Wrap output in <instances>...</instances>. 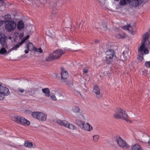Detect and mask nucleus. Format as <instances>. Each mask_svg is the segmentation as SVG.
<instances>
[{
    "instance_id": "f257e3e1",
    "label": "nucleus",
    "mask_w": 150,
    "mask_h": 150,
    "mask_svg": "<svg viewBox=\"0 0 150 150\" xmlns=\"http://www.w3.org/2000/svg\"><path fill=\"white\" fill-rule=\"evenodd\" d=\"M114 117L117 119H122L127 122H130V120L129 119L128 116L125 111L120 108H118L116 110L114 114Z\"/></svg>"
},
{
    "instance_id": "f03ea898",
    "label": "nucleus",
    "mask_w": 150,
    "mask_h": 150,
    "mask_svg": "<svg viewBox=\"0 0 150 150\" xmlns=\"http://www.w3.org/2000/svg\"><path fill=\"white\" fill-rule=\"evenodd\" d=\"M65 52V51L60 49H58L55 50L52 54H49L45 58V60L47 61L57 59L59 58Z\"/></svg>"
},
{
    "instance_id": "7ed1b4c3",
    "label": "nucleus",
    "mask_w": 150,
    "mask_h": 150,
    "mask_svg": "<svg viewBox=\"0 0 150 150\" xmlns=\"http://www.w3.org/2000/svg\"><path fill=\"white\" fill-rule=\"evenodd\" d=\"M105 53L106 54L105 62L108 64H111L113 59L116 58L114 50L112 49H109Z\"/></svg>"
},
{
    "instance_id": "20e7f679",
    "label": "nucleus",
    "mask_w": 150,
    "mask_h": 150,
    "mask_svg": "<svg viewBox=\"0 0 150 150\" xmlns=\"http://www.w3.org/2000/svg\"><path fill=\"white\" fill-rule=\"evenodd\" d=\"M4 23L5 29L8 32L14 30L16 26V23L13 21L6 20Z\"/></svg>"
},
{
    "instance_id": "39448f33",
    "label": "nucleus",
    "mask_w": 150,
    "mask_h": 150,
    "mask_svg": "<svg viewBox=\"0 0 150 150\" xmlns=\"http://www.w3.org/2000/svg\"><path fill=\"white\" fill-rule=\"evenodd\" d=\"M12 119L17 123L20 124L29 125L30 124L29 121L23 117L15 116L12 117Z\"/></svg>"
},
{
    "instance_id": "423d86ee",
    "label": "nucleus",
    "mask_w": 150,
    "mask_h": 150,
    "mask_svg": "<svg viewBox=\"0 0 150 150\" xmlns=\"http://www.w3.org/2000/svg\"><path fill=\"white\" fill-rule=\"evenodd\" d=\"M31 115L34 118L42 121H45L47 118V115L41 112H33L31 113Z\"/></svg>"
},
{
    "instance_id": "0eeeda50",
    "label": "nucleus",
    "mask_w": 150,
    "mask_h": 150,
    "mask_svg": "<svg viewBox=\"0 0 150 150\" xmlns=\"http://www.w3.org/2000/svg\"><path fill=\"white\" fill-rule=\"evenodd\" d=\"M115 141L117 142L119 146L122 148L127 149L129 147V146L126 142L120 137H116L115 139Z\"/></svg>"
},
{
    "instance_id": "6e6552de",
    "label": "nucleus",
    "mask_w": 150,
    "mask_h": 150,
    "mask_svg": "<svg viewBox=\"0 0 150 150\" xmlns=\"http://www.w3.org/2000/svg\"><path fill=\"white\" fill-rule=\"evenodd\" d=\"M57 122L61 126H65L72 130H74L76 128L73 124L68 123V122L66 120H57Z\"/></svg>"
},
{
    "instance_id": "1a4fd4ad",
    "label": "nucleus",
    "mask_w": 150,
    "mask_h": 150,
    "mask_svg": "<svg viewBox=\"0 0 150 150\" xmlns=\"http://www.w3.org/2000/svg\"><path fill=\"white\" fill-rule=\"evenodd\" d=\"M0 93H4L6 94L9 93L8 89L5 86H3L2 84L0 83Z\"/></svg>"
},
{
    "instance_id": "9d476101",
    "label": "nucleus",
    "mask_w": 150,
    "mask_h": 150,
    "mask_svg": "<svg viewBox=\"0 0 150 150\" xmlns=\"http://www.w3.org/2000/svg\"><path fill=\"white\" fill-rule=\"evenodd\" d=\"M93 92L95 93L98 98H100L101 97V94L100 92V90L98 86H94Z\"/></svg>"
},
{
    "instance_id": "9b49d317",
    "label": "nucleus",
    "mask_w": 150,
    "mask_h": 150,
    "mask_svg": "<svg viewBox=\"0 0 150 150\" xmlns=\"http://www.w3.org/2000/svg\"><path fill=\"white\" fill-rule=\"evenodd\" d=\"M25 42V40H22L19 43L16 45L13 46L11 49L9 50L7 54H8L9 52H11L12 50H16L17 48H18L21 45Z\"/></svg>"
},
{
    "instance_id": "f8f14e48",
    "label": "nucleus",
    "mask_w": 150,
    "mask_h": 150,
    "mask_svg": "<svg viewBox=\"0 0 150 150\" xmlns=\"http://www.w3.org/2000/svg\"><path fill=\"white\" fill-rule=\"evenodd\" d=\"M61 74L62 80H63V79H67L68 76V73L66 71H65L64 69L63 68L61 69Z\"/></svg>"
},
{
    "instance_id": "ddd939ff",
    "label": "nucleus",
    "mask_w": 150,
    "mask_h": 150,
    "mask_svg": "<svg viewBox=\"0 0 150 150\" xmlns=\"http://www.w3.org/2000/svg\"><path fill=\"white\" fill-rule=\"evenodd\" d=\"M83 126L81 128L85 130L91 131L93 129L92 126L88 123H84Z\"/></svg>"
},
{
    "instance_id": "4468645a",
    "label": "nucleus",
    "mask_w": 150,
    "mask_h": 150,
    "mask_svg": "<svg viewBox=\"0 0 150 150\" xmlns=\"http://www.w3.org/2000/svg\"><path fill=\"white\" fill-rule=\"evenodd\" d=\"M36 89L34 88H31L30 90H26L25 91V93H27L28 95L31 96H34V95L35 94V91Z\"/></svg>"
},
{
    "instance_id": "2eb2a0df",
    "label": "nucleus",
    "mask_w": 150,
    "mask_h": 150,
    "mask_svg": "<svg viewBox=\"0 0 150 150\" xmlns=\"http://www.w3.org/2000/svg\"><path fill=\"white\" fill-rule=\"evenodd\" d=\"M145 48V43L144 42H142L139 47L138 49L139 52L143 55V50Z\"/></svg>"
},
{
    "instance_id": "dca6fc26",
    "label": "nucleus",
    "mask_w": 150,
    "mask_h": 150,
    "mask_svg": "<svg viewBox=\"0 0 150 150\" xmlns=\"http://www.w3.org/2000/svg\"><path fill=\"white\" fill-rule=\"evenodd\" d=\"M42 92L44 93L46 97H49L50 96V91L48 88H45L42 89Z\"/></svg>"
},
{
    "instance_id": "f3484780",
    "label": "nucleus",
    "mask_w": 150,
    "mask_h": 150,
    "mask_svg": "<svg viewBox=\"0 0 150 150\" xmlns=\"http://www.w3.org/2000/svg\"><path fill=\"white\" fill-rule=\"evenodd\" d=\"M6 37L4 34H0V43L3 45L5 42Z\"/></svg>"
},
{
    "instance_id": "a211bd4d",
    "label": "nucleus",
    "mask_w": 150,
    "mask_h": 150,
    "mask_svg": "<svg viewBox=\"0 0 150 150\" xmlns=\"http://www.w3.org/2000/svg\"><path fill=\"white\" fill-rule=\"evenodd\" d=\"M24 27V24L22 21H19L17 24V28L19 30L23 29Z\"/></svg>"
},
{
    "instance_id": "6ab92c4d",
    "label": "nucleus",
    "mask_w": 150,
    "mask_h": 150,
    "mask_svg": "<svg viewBox=\"0 0 150 150\" xmlns=\"http://www.w3.org/2000/svg\"><path fill=\"white\" fill-rule=\"evenodd\" d=\"M142 148L138 144H137L132 146V150H142Z\"/></svg>"
},
{
    "instance_id": "aec40b11",
    "label": "nucleus",
    "mask_w": 150,
    "mask_h": 150,
    "mask_svg": "<svg viewBox=\"0 0 150 150\" xmlns=\"http://www.w3.org/2000/svg\"><path fill=\"white\" fill-rule=\"evenodd\" d=\"M29 50L32 51L34 50L35 51H38V49L36 47H35L33 45L31 42H29Z\"/></svg>"
},
{
    "instance_id": "412c9836",
    "label": "nucleus",
    "mask_w": 150,
    "mask_h": 150,
    "mask_svg": "<svg viewBox=\"0 0 150 150\" xmlns=\"http://www.w3.org/2000/svg\"><path fill=\"white\" fill-rule=\"evenodd\" d=\"M123 29L125 30H127L129 32H132L133 29L132 26L129 24L123 27Z\"/></svg>"
},
{
    "instance_id": "4be33fe9",
    "label": "nucleus",
    "mask_w": 150,
    "mask_h": 150,
    "mask_svg": "<svg viewBox=\"0 0 150 150\" xmlns=\"http://www.w3.org/2000/svg\"><path fill=\"white\" fill-rule=\"evenodd\" d=\"M62 81L63 82H65L67 85L70 86H71L73 85L72 81H71L68 80L67 79H63V80H62Z\"/></svg>"
},
{
    "instance_id": "5701e85b",
    "label": "nucleus",
    "mask_w": 150,
    "mask_h": 150,
    "mask_svg": "<svg viewBox=\"0 0 150 150\" xmlns=\"http://www.w3.org/2000/svg\"><path fill=\"white\" fill-rule=\"evenodd\" d=\"M33 145L32 142H30L28 141H25L24 142V146L25 147L31 148Z\"/></svg>"
},
{
    "instance_id": "b1692460",
    "label": "nucleus",
    "mask_w": 150,
    "mask_h": 150,
    "mask_svg": "<svg viewBox=\"0 0 150 150\" xmlns=\"http://www.w3.org/2000/svg\"><path fill=\"white\" fill-rule=\"evenodd\" d=\"M149 37V35L148 33H145L143 36V39L142 40V42H144V43H145V42L146 41H147L148 38Z\"/></svg>"
},
{
    "instance_id": "393cba45",
    "label": "nucleus",
    "mask_w": 150,
    "mask_h": 150,
    "mask_svg": "<svg viewBox=\"0 0 150 150\" xmlns=\"http://www.w3.org/2000/svg\"><path fill=\"white\" fill-rule=\"evenodd\" d=\"M76 122L77 124L79 125L81 128V127H83V125L84 123H85V122L79 120H77L76 121Z\"/></svg>"
},
{
    "instance_id": "a878e982",
    "label": "nucleus",
    "mask_w": 150,
    "mask_h": 150,
    "mask_svg": "<svg viewBox=\"0 0 150 150\" xmlns=\"http://www.w3.org/2000/svg\"><path fill=\"white\" fill-rule=\"evenodd\" d=\"M116 37L118 38L123 39L125 38L126 35L123 33H118L116 35Z\"/></svg>"
},
{
    "instance_id": "bb28decb",
    "label": "nucleus",
    "mask_w": 150,
    "mask_h": 150,
    "mask_svg": "<svg viewBox=\"0 0 150 150\" xmlns=\"http://www.w3.org/2000/svg\"><path fill=\"white\" fill-rule=\"evenodd\" d=\"M129 52V49L127 48L123 52V55L126 57V59H127V57L128 56V54Z\"/></svg>"
},
{
    "instance_id": "cd10ccee",
    "label": "nucleus",
    "mask_w": 150,
    "mask_h": 150,
    "mask_svg": "<svg viewBox=\"0 0 150 150\" xmlns=\"http://www.w3.org/2000/svg\"><path fill=\"white\" fill-rule=\"evenodd\" d=\"M9 94V93L5 94L4 93H0V100H3L6 96H7Z\"/></svg>"
},
{
    "instance_id": "c85d7f7f",
    "label": "nucleus",
    "mask_w": 150,
    "mask_h": 150,
    "mask_svg": "<svg viewBox=\"0 0 150 150\" xmlns=\"http://www.w3.org/2000/svg\"><path fill=\"white\" fill-rule=\"evenodd\" d=\"M7 51L5 48L2 47L0 50V54H3L7 53Z\"/></svg>"
},
{
    "instance_id": "c756f323",
    "label": "nucleus",
    "mask_w": 150,
    "mask_h": 150,
    "mask_svg": "<svg viewBox=\"0 0 150 150\" xmlns=\"http://www.w3.org/2000/svg\"><path fill=\"white\" fill-rule=\"evenodd\" d=\"M72 110L74 112H79L80 109L78 107L74 106L72 108Z\"/></svg>"
},
{
    "instance_id": "7c9ffc66",
    "label": "nucleus",
    "mask_w": 150,
    "mask_h": 150,
    "mask_svg": "<svg viewBox=\"0 0 150 150\" xmlns=\"http://www.w3.org/2000/svg\"><path fill=\"white\" fill-rule=\"evenodd\" d=\"M99 137V136L98 135H94L93 137V140L94 142H97Z\"/></svg>"
},
{
    "instance_id": "2f4dec72",
    "label": "nucleus",
    "mask_w": 150,
    "mask_h": 150,
    "mask_svg": "<svg viewBox=\"0 0 150 150\" xmlns=\"http://www.w3.org/2000/svg\"><path fill=\"white\" fill-rule=\"evenodd\" d=\"M4 18L6 20H8L10 21L11 18V16L10 14L6 15L5 16Z\"/></svg>"
},
{
    "instance_id": "473e14b6",
    "label": "nucleus",
    "mask_w": 150,
    "mask_h": 150,
    "mask_svg": "<svg viewBox=\"0 0 150 150\" xmlns=\"http://www.w3.org/2000/svg\"><path fill=\"white\" fill-rule=\"evenodd\" d=\"M145 66L148 68H150V61L146 62L145 63Z\"/></svg>"
},
{
    "instance_id": "72a5a7b5",
    "label": "nucleus",
    "mask_w": 150,
    "mask_h": 150,
    "mask_svg": "<svg viewBox=\"0 0 150 150\" xmlns=\"http://www.w3.org/2000/svg\"><path fill=\"white\" fill-rule=\"evenodd\" d=\"M74 93L76 94L77 95H78V96H81V94H80V93L78 91H77L75 89H74Z\"/></svg>"
},
{
    "instance_id": "f704fd0d",
    "label": "nucleus",
    "mask_w": 150,
    "mask_h": 150,
    "mask_svg": "<svg viewBox=\"0 0 150 150\" xmlns=\"http://www.w3.org/2000/svg\"><path fill=\"white\" fill-rule=\"evenodd\" d=\"M149 51L147 48H145L144 50H143V54H147L149 53Z\"/></svg>"
},
{
    "instance_id": "c9c22d12",
    "label": "nucleus",
    "mask_w": 150,
    "mask_h": 150,
    "mask_svg": "<svg viewBox=\"0 0 150 150\" xmlns=\"http://www.w3.org/2000/svg\"><path fill=\"white\" fill-rule=\"evenodd\" d=\"M50 99L52 100H56V98L55 96L52 95L50 97Z\"/></svg>"
},
{
    "instance_id": "e433bc0d",
    "label": "nucleus",
    "mask_w": 150,
    "mask_h": 150,
    "mask_svg": "<svg viewBox=\"0 0 150 150\" xmlns=\"http://www.w3.org/2000/svg\"><path fill=\"white\" fill-rule=\"evenodd\" d=\"M18 91L21 93H23L24 91V90L23 89L20 88H18Z\"/></svg>"
},
{
    "instance_id": "4c0bfd02",
    "label": "nucleus",
    "mask_w": 150,
    "mask_h": 150,
    "mask_svg": "<svg viewBox=\"0 0 150 150\" xmlns=\"http://www.w3.org/2000/svg\"><path fill=\"white\" fill-rule=\"evenodd\" d=\"M103 31H105V30H107V26L106 25H104L103 26Z\"/></svg>"
},
{
    "instance_id": "58836bf2",
    "label": "nucleus",
    "mask_w": 150,
    "mask_h": 150,
    "mask_svg": "<svg viewBox=\"0 0 150 150\" xmlns=\"http://www.w3.org/2000/svg\"><path fill=\"white\" fill-rule=\"evenodd\" d=\"M38 51H37V52H39L40 53H42L43 52V51L42 50L41 48H39L38 49Z\"/></svg>"
},
{
    "instance_id": "ea45409f",
    "label": "nucleus",
    "mask_w": 150,
    "mask_h": 150,
    "mask_svg": "<svg viewBox=\"0 0 150 150\" xmlns=\"http://www.w3.org/2000/svg\"><path fill=\"white\" fill-rule=\"evenodd\" d=\"M25 48L27 49V50H29V44H28L26 45V46L25 47Z\"/></svg>"
},
{
    "instance_id": "a19ab883",
    "label": "nucleus",
    "mask_w": 150,
    "mask_h": 150,
    "mask_svg": "<svg viewBox=\"0 0 150 150\" xmlns=\"http://www.w3.org/2000/svg\"><path fill=\"white\" fill-rule=\"evenodd\" d=\"M29 35H28L25 37L24 39L23 40H25H25H26L28 39L29 38Z\"/></svg>"
},
{
    "instance_id": "79ce46f5",
    "label": "nucleus",
    "mask_w": 150,
    "mask_h": 150,
    "mask_svg": "<svg viewBox=\"0 0 150 150\" xmlns=\"http://www.w3.org/2000/svg\"><path fill=\"white\" fill-rule=\"evenodd\" d=\"M88 71V70L87 69H83V72L85 73H87Z\"/></svg>"
},
{
    "instance_id": "37998d69",
    "label": "nucleus",
    "mask_w": 150,
    "mask_h": 150,
    "mask_svg": "<svg viewBox=\"0 0 150 150\" xmlns=\"http://www.w3.org/2000/svg\"><path fill=\"white\" fill-rule=\"evenodd\" d=\"M29 50H25V54H28V52H29Z\"/></svg>"
},
{
    "instance_id": "c03bdc74",
    "label": "nucleus",
    "mask_w": 150,
    "mask_h": 150,
    "mask_svg": "<svg viewBox=\"0 0 150 150\" xmlns=\"http://www.w3.org/2000/svg\"><path fill=\"white\" fill-rule=\"evenodd\" d=\"M99 42V41L98 40H95V43H98V42Z\"/></svg>"
},
{
    "instance_id": "a18cd8bd",
    "label": "nucleus",
    "mask_w": 150,
    "mask_h": 150,
    "mask_svg": "<svg viewBox=\"0 0 150 150\" xmlns=\"http://www.w3.org/2000/svg\"><path fill=\"white\" fill-rule=\"evenodd\" d=\"M52 14H54V15H55L56 14V13H55L54 12V11H53V12L52 13Z\"/></svg>"
},
{
    "instance_id": "49530a36",
    "label": "nucleus",
    "mask_w": 150,
    "mask_h": 150,
    "mask_svg": "<svg viewBox=\"0 0 150 150\" xmlns=\"http://www.w3.org/2000/svg\"><path fill=\"white\" fill-rule=\"evenodd\" d=\"M148 143L149 144H150V138L149 141L148 142Z\"/></svg>"
},
{
    "instance_id": "de8ad7c7",
    "label": "nucleus",
    "mask_w": 150,
    "mask_h": 150,
    "mask_svg": "<svg viewBox=\"0 0 150 150\" xmlns=\"http://www.w3.org/2000/svg\"><path fill=\"white\" fill-rule=\"evenodd\" d=\"M55 75H56V77H57V74H55Z\"/></svg>"
},
{
    "instance_id": "09e8293b",
    "label": "nucleus",
    "mask_w": 150,
    "mask_h": 150,
    "mask_svg": "<svg viewBox=\"0 0 150 150\" xmlns=\"http://www.w3.org/2000/svg\"><path fill=\"white\" fill-rule=\"evenodd\" d=\"M11 37H10L9 38V39H11Z\"/></svg>"
}]
</instances>
